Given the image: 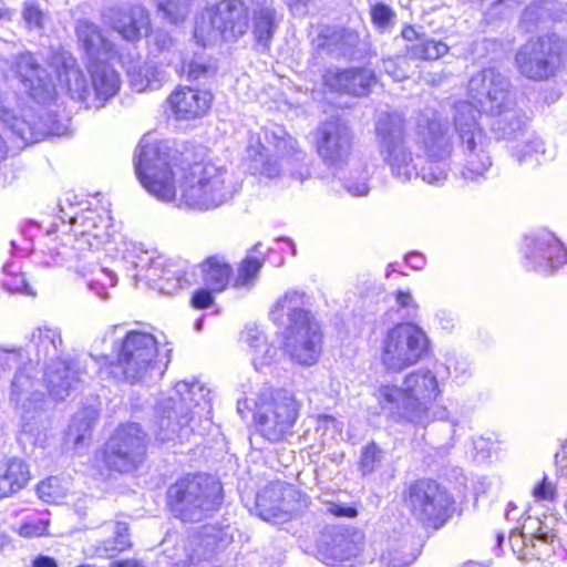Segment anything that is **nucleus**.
I'll return each instance as SVG.
<instances>
[{
	"label": "nucleus",
	"mask_w": 567,
	"mask_h": 567,
	"mask_svg": "<svg viewBox=\"0 0 567 567\" xmlns=\"http://www.w3.org/2000/svg\"><path fill=\"white\" fill-rule=\"evenodd\" d=\"M167 143L147 134L135 151V173L142 186L163 202L176 198L175 178L183 172L179 183L181 200L188 207L208 210L230 200L240 189L238 178L214 164H194L179 169Z\"/></svg>",
	"instance_id": "obj_1"
},
{
	"label": "nucleus",
	"mask_w": 567,
	"mask_h": 567,
	"mask_svg": "<svg viewBox=\"0 0 567 567\" xmlns=\"http://www.w3.org/2000/svg\"><path fill=\"white\" fill-rule=\"evenodd\" d=\"M509 80L496 69H484L474 74L468 82V97L455 104L454 125L464 153L465 179L475 181L491 167L492 161L486 151L487 137L477 124L481 109L499 112L512 103L513 94Z\"/></svg>",
	"instance_id": "obj_2"
},
{
	"label": "nucleus",
	"mask_w": 567,
	"mask_h": 567,
	"mask_svg": "<svg viewBox=\"0 0 567 567\" xmlns=\"http://www.w3.org/2000/svg\"><path fill=\"white\" fill-rule=\"evenodd\" d=\"M210 391L198 381H179L174 394L157 406L156 436L162 442L187 439L203 423H209Z\"/></svg>",
	"instance_id": "obj_3"
},
{
	"label": "nucleus",
	"mask_w": 567,
	"mask_h": 567,
	"mask_svg": "<svg viewBox=\"0 0 567 567\" xmlns=\"http://www.w3.org/2000/svg\"><path fill=\"white\" fill-rule=\"evenodd\" d=\"M116 361L102 368L110 377L131 383L146 382L154 375L162 377L169 362V354H159L156 338L148 332L132 330L116 347Z\"/></svg>",
	"instance_id": "obj_4"
},
{
	"label": "nucleus",
	"mask_w": 567,
	"mask_h": 567,
	"mask_svg": "<svg viewBox=\"0 0 567 567\" xmlns=\"http://www.w3.org/2000/svg\"><path fill=\"white\" fill-rule=\"evenodd\" d=\"M440 395L441 389L435 373L424 368L408 373L402 386L382 384L375 392L382 409L395 411L414 423L427 421V411Z\"/></svg>",
	"instance_id": "obj_5"
},
{
	"label": "nucleus",
	"mask_w": 567,
	"mask_h": 567,
	"mask_svg": "<svg viewBox=\"0 0 567 567\" xmlns=\"http://www.w3.org/2000/svg\"><path fill=\"white\" fill-rule=\"evenodd\" d=\"M109 61L87 62L86 69L90 73L91 86L87 85L83 72L71 55L62 56L59 60L55 73L73 100L81 102L87 109H99L114 97L121 87L120 74Z\"/></svg>",
	"instance_id": "obj_6"
},
{
	"label": "nucleus",
	"mask_w": 567,
	"mask_h": 567,
	"mask_svg": "<svg viewBox=\"0 0 567 567\" xmlns=\"http://www.w3.org/2000/svg\"><path fill=\"white\" fill-rule=\"evenodd\" d=\"M221 489L220 483L212 476L187 475L167 492L171 511L184 522H200L219 506Z\"/></svg>",
	"instance_id": "obj_7"
},
{
	"label": "nucleus",
	"mask_w": 567,
	"mask_h": 567,
	"mask_svg": "<svg viewBox=\"0 0 567 567\" xmlns=\"http://www.w3.org/2000/svg\"><path fill=\"white\" fill-rule=\"evenodd\" d=\"M379 153L391 175L401 183L419 178V157L405 135V121L398 113L382 114L375 125Z\"/></svg>",
	"instance_id": "obj_8"
},
{
	"label": "nucleus",
	"mask_w": 567,
	"mask_h": 567,
	"mask_svg": "<svg viewBox=\"0 0 567 567\" xmlns=\"http://www.w3.org/2000/svg\"><path fill=\"white\" fill-rule=\"evenodd\" d=\"M248 29V7L243 0H226L202 10L195 19L194 39L203 48L221 40L235 41Z\"/></svg>",
	"instance_id": "obj_9"
},
{
	"label": "nucleus",
	"mask_w": 567,
	"mask_h": 567,
	"mask_svg": "<svg viewBox=\"0 0 567 567\" xmlns=\"http://www.w3.org/2000/svg\"><path fill=\"white\" fill-rule=\"evenodd\" d=\"M430 339L413 322L398 323L381 340L380 363L388 372L398 373L419 363L429 352Z\"/></svg>",
	"instance_id": "obj_10"
},
{
	"label": "nucleus",
	"mask_w": 567,
	"mask_h": 567,
	"mask_svg": "<svg viewBox=\"0 0 567 567\" xmlns=\"http://www.w3.org/2000/svg\"><path fill=\"white\" fill-rule=\"evenodd\" d=\"M297 417L295 398L281 389L264 393L254 415L257 431L271 443L284 441L291 433Z\"/></svg>",
	"instance_id": "obj_11"
},
{
	"label": "nucleus",
	"mask_w": 567,
	"mask_h": 567,
	"mask_svg": "<svg viewBox=\"0 0 567 567\" xmlns=\"http://www.w3.org/2000/svg\"><path fill=\"white\" fill-rule=\"evenodd\" d=\"M30 369L27 365L23 369L19 367L11 383L9 399L20 416L22 432L33 436L44 427L47 401L42 382L29 373Z\"/></svg>",
	"instance_id": "obj_12"
},
{
	"label": "nucleus",
	"mask_w": 567,
	"mask_h": 567,
	"mask_svg": "<svg viewBox=\"0 0 567 567\" xmlns=\"http://www.w3.org/2000/svg\"><path fill=\"white\" fill-rule=\"evenodd\" d=\"M564 42L556 35L530 40L515 55L518 72L534 81L547 80L556 74L561 63Z\"/></svg>",
	"instance_id": "obj_13"
},
{
	"label": "nucleus",
	"mask_w": 567,
	"mask_h": 567,
	"mask_svg": "<svg viewBox=\"0 0 567 567\" xmlns=\"http://www.w3.org/2000/svg\"><path fill=\"white\" fill-rule=\"evenodd\" d=\"M405 503L417 520L439 528L446 519L451 497L436 482L421 480L408 487Z\"/></svg>",
	"instance_id": "obj_14"
},
{
	"label": "nucleus",
	"mask_w": 567,
	"mask_h": 567,
	"mask_svg": "<svg viewBox=\"0 0 567 567\" xmlns=\"http://www.w3.org/2000/svg\"><path fill=\"white\" fill-rule=\"evenodd\" d=\"M146 451L145 434L138 424L118 427L103 451L105 465L120 473H127L142 463Z\"/></svg>",
	"instance_id": "obj_15"
},
{
	"label": "nucleus",
	"mask_w": 567,
	"mask_h": 567,
	"mask_svg": "<svg viewBox=\"0 0 567 567\" xmlns=\"http://www.w3.org/2000/svg\"><path fill=\"white\" fill-rule=\"evenodd\" d=\"M364 535L354 527L329 526L318 538L320 559L333 567H351L352 558H357L363 549Z\"/></svg>",
	"instance_id": "obj_16"
},
{
	"label": "nucleus",
	"mask_w": 567,
	"mask_h": 567,
	"mask_svg": "<svg viewBox=\"0 0 567 567\" xmlns=\"http://www.w3.org/2000/svg\"><path fill=\"white\" fill-rule=\"evenodd\" d=\"M306 506V499L292 485L272 482L256 496L258 515L266 522L279 524L288 520Z\"/></svg>",
	"instance_id": "obj_17"
},
{
	"label": "nucleus",
	"mask_w": 567,
	"mask_h": 567,
	"mask_svg": "<svg viewBox=\"0 0 567 567\" xmlns=\"http://www.w3.org/2000/svg\"><path fill=\"white\" fill-rule=\"evenodd\" d=\"M416 136L417 143L431 161L441 162L450 157L453 143L449 122L437 110L425 107L420 113Z\"/></svg>",
	"instance_id": "obj_18"
},
{
	"label": "nucleus",
	"mask_w": 567,
	"mask_h": 567,
	"mask_svg": "<svg viewBox=\"0 0 567 567\" xmlns=\"http://www.w3.org/2000/svg\"><path fill=\"white\" fill-rule=\"evenodd\" d=\"M10 70L20 81L22 89L37 103L47 104L55 97V83L52 74L41 66L30 52L13 58Z\"/></svg>",
	"instance_id": "obj_19"
},
{
	"label": "nucleus",
	"mask_w": 567,
	"mask_h": 567,
	"mask_svg": "<svg viewBox=\"0 0 567 567\" xmlns=\"http://www.w3.org/2000/svg\"><path fill=\"white\" fill-rule=\"evenodd\" d=\"M319 156L332 167H341L350 162L353 148V134L340 120L321 123L316 131Z\"/></svg>",
	"instance_id": "obj_20"
},
{
	"label": "nucleus",
	"mask_w": 567,
	"mask_h": 567,
	"mask_svg": "<svg viewBox=\"0 0 567 567\" xmlns=\"http://www.w3.org/2000/svg\"><path fill=\"white\" fill-rule=\"evenodd\" d=\"M284 351L290 359L302 365L317 362L321 351V333L318 324L307 321L285 329Z\"/></svg>",
	"instance_id": "obj_21"
},
{
	"label": "nucleus",
	"mask_w": 567,
	"mask_h": 567,
	"mask_svg": "<svg viewBox=\"0 0 567 567\" xmlns=\"http://www.w3.org/2000/svg\"><path fill=\"white\" fill-rule=\"evenodd\" d=\"M525 257L533 268L549 272L567 262V252L561 243L548 231L526 238Z\"/></svg>",
	"instance_id": "obj_22"
},
{
	"label": "nucleus",
	"mask_w": 567,
	"mask_h": 567,
	"mask_svg": "<svg viewBox=\"0 0 567 567\" xmlns=\"http://www.w3.org/2000/svg\"><path fill=\"white\" fill-rule=\"evenodd\" d=\"M104 17L110 28L127 42L140 41L151 29L150 13L140 4L111 9Z\"/></svg>",
	"instance_id": "obj_23"
},
{
	"label": "nucleus",
	"mask_w": 567,
	"mask_h": 567,
	"mask_svg": "<svg viewBox=\"0 0 567 567\" xmlns=\"http://www.w3.org/2000/svg\"><path fill=\"white\" fill-rule=\"evenodd\" d=\"M132 262L138 269V274L163 293L173 295L187 282L178 270L166 267L162 258H154L148 251L140 250Z\"/></svg>",
	"instance_id": "obj_24"
},
{
	"label": "nucleus",
	"mask_w": 567,
	"mask_h": 567,
	"mask_svg": "<svg viewBox=\"0 0 567 567\" xmlns=\"http://www.w3.org/2000/svg\"><path fill=\"white\" fill-rule=\"evenodd\" d=\"M109 218L94 210H86L79 216L70 217L74 236V249L79 251L99 248L109 237Z\"/></svg>",
	"instance_id": "obj_25"
},
{
	"label": "nucleus",
	"mask_w": 567,
	"mask_h": 567,
	"mask_svg": "<svg viewBox=\"0 0 567 567\" xmlns=\"http://www.w3.org/2000/svg\"><path fill=\"white\" fill-rule=\"evenodd\" d=\"M75 34L87 62L120 58L116 44L109 40L94 22L79 20L75 24Z\"/></svg>",
	"instance_id": "obj_26"
},
{
	"label": "nucleus",
	"mask_w": 567,
	"mask_h": 567,
	"mask_svg": "<svg viewBox=\"0 0 567 567\" xmlns=\"http://www.w3.org/2000/svg\"><path fill=\"white\" fill-rule=\"evenodd\" d=\"M167 102L177 120L188 121L204 116L210 109L213 96L208 91L181 86L171 93Z\"/></svg>",
	"instance_id": "obj_27"
},
{
	"label": "nucleus",
	"mask_w": 567,
	"mask_h": 567,
	"mask_svg": "<svg viewBox=\"0 0 567 567\" xmlns=\"http://www.w3.org/2000/svg\"><path fill=\"white\" fill-rule=\"evenodd\" d=\"M375 83V75L368 69H330L323 74V84L331 91L364 95Z\"/></svg>",
	"instance_id": "obj_28"
},
{
	"label": "nucleus",
	"mask_w": 567,
	"mask_h": 567,
	"mask_svg": "<svg viewBox=\"0 0 567 567\" xmlns=\"http://www.w3.org/2000/svg\"><path fill=\"white\" fill-rule=\"evenodd\" d=\"M306 306L307 297L302 291L288 290L274 305L270 311L271 320L286 327L313 320Z\"/></svg>",
	"instance_id": "obj_29"
},
{
	"label": "nucleus",
	"mask_w": 567,
	"mask_h": 567,
	"mask_svg": "<svg viewBox=\"0 0 567 567\" xmlns=\"http://www.w3.org/2000/svg\"><path fill=\"white\" fill-rule=\"evenodd\" d=\"M79 382V372L73 364L60 358L47 364L43 383L48 392L55 399H64Z\"/></svg>",
	"instance_id": "obj_30"
},
{
	"label": "nucleus",
	"mask_w": 567,
	"mask_h": 567,
	"mask_svg": "<svg viewBox=\"0 0 567 567\" xmlns=\"http://www.w3.org/2000/svg\"><path fill=\"white\" fill-rule=\"evenodd\" d=\"M31 480L29 465L17 457L0 465V499L10 497L23 489Z\"/></svg>",
	"instance_id": "obj_31"
},
{
	"label": "nucleus",
	"mask_w": 567,
	"mask_h": 567,
	"mask_svg": "<svg viewBox=\"0 0 567 567\" xmlns=\"http://www.w3.org/2000/svg\"><path fill=\"white\" fill-rule=\"evenodd\" d=\"M243 339L250 348L251 361L256 370L260 371L276 361L277 348L267 342L265 334L257 327H246Z\"/></svg>",
	"instance_id": "obj_32"
},
{
	"label": "nucleus",
	"mask_w": 567,
	"mask_h": 567,
	"mask_svg": "<svg viewBox=\"0 0 567 567\" xmlns=\"http://www.w3.org/2000/svg\"><path fill=\"white\" fill-rule=\"evenodd\" d=\"M30 344L33 346L38 360L53 361L59 358L62 346L61 332L56 328L39 327L32 332Z\"/></svg>",
	"instance_id": "obj_33"
},
{
	"label": "nucleus",
	"mask_w": 567,
	"mask_h": 567,
	"mask_svg": "<svg viewBox=\"0 0 567 567\" xmlns=\"http://www.w3.org/2000/svg\"><path fill=\"white\" fill-rule=\"evenodd\" d=\"M495 117L493 128L503 138H516L525 126V116L522 111L514 107V101L508 106H504L499 112H491Z\"/></svg>",
	"instance_id": "obj_34"
},
{
	"label": "nucleus",
	"mask_w": 567,
	"mask_h": 567,
	"mask_svg": "<svg viewBox=\"0 0 567 567\" xmlns=\"http://www.w3.org/2000/svg\"><path fill=\"white\" fill-rule=\"evenodd\" d=\"M97 417L99 412L92 406L79 411L69 425L68 442H72L75 447L83 445L91 437V431Z\"/></svg>",
	"instance_id": "obj_35"
},
{
	"label": "nucleus",
	"mask_w": 567,
	"mask_h": 567,
	"mask_svg": "<svg viewBox=\"0 0 567 567\" xmlns=\"http://www.w3.org/2000/svg\"><path fill=\"white\" fill-rule=\"evenodd\" d=\"M203 280L212 291H221L230 279L231 268L221 257H209L202 265Z\"/></svg>",
	"instance_id": "obj_36"
},
{
	"label": "nucleus",
	"mask_w": 567,
	"mask_h": 567,
	"mask_svg": "<svg viewBox=\"0 0 567 567\" xmlns=\"http://www.w3.org/2000/svg\"><path fill=\"white\" fill-rule=\"evenodd\" d=\"M254 35L257 45L262 50L269 49L271 39L274 37L276 24H275V12L269 7L257 3V8L254 9Z\"/></svg>",
	"instance_id": "obj_37"
},
{
	"label": "nucleus",
	"mask_w": 567,
	"mask_h": 567,
	"mask_svg": "<svg viewBox=\"0 0 567 567\" xmlns=\"http://www.w3.org/2000/svg\"><path fill=\"white\" fill-rule=\"evenodd\" d=\"M419 554L420 550L411 548L409 539L404 538L395 544H389L381 554L380 561L385 567H408L415 561Z\"/></svg>",
	"instance_id": "obj_38"
},
{
	"label": "nucleus",
	"mask_w": 567,
	"mask_h": 567,
	"mask_svg": "<svg viewBox=\"0 0 567 567\" xmlns=\"http://www.w3.org/2000/svg\"><path fill=\"white\" fill-rule=\"evenodd\" d=\"M264 266V260L257 257L247 256L239 265L234 279L235 288H251L257 280L258 274Z\"/></svg>",
	"instance_id": "obj_39"
},
{
	"label": "nucleus",
	"mask_w": 567,
	"mask_h": 567,
	"mask_svg": "<svg viewBox=\"0 0 567 567\" xmlns=\"http://www.w3.org/2000/svg\"><path fill=\"white\" fill-rule=\"evenodd\" d=\"M164 18L173 24L185 22L190 13L194 0H155Z\"/></svg>",
	"instance_id": "obj_40"
},
{
	"label": "nucleus",
	"mask_w": 567,
	"mask_h": 567,
	"mask_svg": "<svg viewBox=\"0 0 567 567\" xmlns=\"http://www.w3.org/2000/svg\"><path fill=\"white\" fill-rule=\"evenodd\" d=\"M265 147L256 151L250 162V169L254 175L272 179L280 174V165L272 156L264 153Z\"/></svg>",
	"instance_id": "obj_41"
},
{
	"label": "nucleus",
	"mask_w": 567,
	"mask_h": 567,
	"mask_svg": "<svg viewBox=\"0 0 567 567\" xmlns=\"http://www.w3.org/2000/svg\"><path fill=\"white\" fill-rule=\"evenodd\" d=\"M37 492L42 501L58 503L65 497L68 484L58 476H51L38 484Z\"/></svg>",
	"instance_id": "obj_42"
},
{
	"label": "nucleus",
	"mask_w": 567,
	"mask_h": 567,
	"mask_svg": "<svg viewBox=\"0 0 567 567\" xmlns=\"http://www.w3.org/2000/svg\"><path fill=\"white\" fill-rule=\"evenodd\" d=\"M555 540V535L547 528L539 526L537 532L529 537L530 545L528 547V559H542L549 555L550 546Z\"/></svg>",
	"instance_id": "obj_43"
},
{
	"label": "nucleus",
	"mask_w": 567,
	"mask_h": 567,
	"mask_svg": "<svg viewBox=\"0 0 567 567\" xmlns=\"http://www.w3.org/2000/svg\"><path fill=\"white\" fill-rule=\"evenodd\" d=\"M449 51V47L435 40H425L414 44L409 49V54L414 59L436 60L444 56Z\"/></svg>",
	"instance_id": "obj_44"
},
{
	"label": "nucleus",
	"mask_w": 567,
	"mask_h": 567,
	"mask_svg": "<svg viewBox=\"0 0 567 567\" xmlns=\"http://www.w3.org/2000/svg\"><path fill=\"white\" fill-rule=\"evenodd\" d=\"M4 277L2 286L11 292L23 293L27 296H34L32 287L27 282L24 275L19 271L14 265H7L3 268Z\"/></svg>",
	"instance_id": "obj_45"
},
{
	"label": "nucleus",
	"mask_w": 567,
	"mask_h": 567,
	"mask_svg": "<svg viewBox=\"0 0 567 567\" xmlns=\"http://www.w3.org/2000/svg\"><path fill=\"white\" fill-rule=\"evenodd\" d=\"M344 188L352 196H367L369 193L368 172L365 168L353 167L349 176H343Z\"/></svg>",
	"instance_id": "obj_46"
},
{
	"label": "nucleus",
	"mask_w": 567,
	"mask_h": 567,
	"mask_svg": "<svg viewBox=\"0 0 567 567\" xmlns=\"http://www.w3.org/2000/svg\"><path fill=\"white\" fill-rule=\"evenodd\" d=\"M114 538L104 542V551L109 557H113L118 553L131 547L128 527L125 523H117L114 529Z\"/></svg>",
	"instance_id": "obj_47"
},
{
	"label": "nucleus",
	"mask_w": 567,
	"mask_h": 567,
	"mask_svg": "<svg viewBox=\"0 0 567 567\" xmlns=\"http://www.w3.org/2000/svg\"><path fill=\"white\" fill-rule=\"evenodd\" d=\"M383 457L382 451L375 443H369L361 453L359 468L363 475L375 471Z\"/></svg>",
	"instance_id": "obj_48"
},
{
	"label": "nucleus",
	"mask_w": 567,
	"mask_h": 567,
	"mask_svg": "<svg viewBox=\"0 0 567 567\" xmlns=\"http://www.w3.org/2000/svg\"><path fill=\"white\" fill-rule=\"evenodd\" d=\"M23 20L29 28L41 30L47 22V13L34 2H25L22 11Z\"/></svg>",
	"instance_id": "obj_49"
},
{
	"label": "nucleus",
	"mask_w": 567,
	"mask_h": 567,
	"mask_svg": "<svg viewBox=\"0 0 567 567\" xmlns=\"http://www.w3.org/2000/svg\"><path fill=\"white\" fill-rule=\"evenodd\" d=\"M275 140L276 153L281 157L292 156L297 153V141L288 135L284 130L278 128L272 133Z\"/></svg>",
	"instance_id": "obj_50"
},
{
	"label": "nucleus",
	"mask_w": 567,
	"mask_h": 567,
	"mask_svg": "<svg viewBox=\"0 0 567 567\" xmlns=\"http://www.w3.org/2000/svg\"><path fill=\"white\" fill-rule=\"evenodd\" d=\"M409 62L405 58L384 59L382 61L383 71L394 81H402L408 78Z\"/></svg>",
	"instance_id": "obj_51"
},
{
	"label": "nucleus",
	"mask_w": 567,
	"mask_h": 567,
	"mask_svg": "<svg viewBox=\"0 0 567 567\" xmlns=\"http://www.w3.org/2000/svg\"><path fill=\"white\" fill-rule=\"evenodd\" d=\"M372 22L380 29L389 28L395 19V12L384 3H377L371 9Z\"/></svg>",
	"instance_id": "obj_52"
},
{
	"label": "nucleus",
	"mask_w": 567,
	"mask_h": 567,
	"mask_svg": "<svg viewBox=\"0 0 567 567\" xmlns=\"http://www.w3.org/2000/svg\"><path fill=\"white\" fill-rule=\"evenodd\" d=\"M49 520L43 518L25 520L19 528L22 537H40L48 534Z\"/></svg>",
	"instance_id": "obj_53"
},
{
	"label": "nucleus",
	"mask_w": 567,
	"mask_h": 567,
	"mask_svg": "<svg viewBox=\"0 0 567 567\" xmlns=\"http://www.w3.org/2000/svg\"><path fill=\"white\" fill-rule=\"evenodd\" d=\"M556 494V485L547 477L536 483L532 489V495L536 502H551Z\"/></svg>",
	"instance_id": "obj_54"
},
{
	"label": "nucleus",
	"mask_w": 567,
	"mask_h": 567,
	"mask_svg": "<svg viewBox=\"0 0 567 567\" xmlns=\"http://www.w3.org/2000/svg\"><path fill=\"white\" fill-rule=\"evenodd\" d=\"M1 121L8 125L12 132L17 133L22 140H28V125L27 123L17 117L11 111L2 110L0 114Z\"/></svg>",
	"instance_id": "obj_55"
},
{
	"label": "nucleus",
	"mask_w": 567,
	"mask_h": 567,
	"mask_svg": "<svg viewBox=\"0 0 567 567\" xmlns=\"http://www.w3.org/2000/svg\"><path fill=\"white\" fill-rule=\"evenodd\" d=\"M545 152L544 143L539 137H533L527 142L523 150L519 151L518 161H525L527 158L535 157V161L538 162L539 155H543Z\"/></svg>",
	"instance_id": "obj_56"
},
{
	"label": "nucleus",
	"mask_w": 567,
	"mask_h": 567,
	"mask_svg": "<svg viewBox=\"0 0 567 567\" xmlns=\"http://www.w3.org/2000/svg\"><path fill=\"white\" fill-rule=\"evenodd\" d=\"M509 544L512 546L513 553L519 559H528V547L526 543V535L523 533L512 532L509 535Z\"/></svg>",
	"instance_id": "obj_57"
},
{
	"label": "nucleus",
	"mask_w": 567,
	"mask_h": 567,
	"mask_svg": "<svg viewBox=\"0 0 567 567\" xmlns=\"http://www.w3.org/2000/svg\"><path fill=\"white\" fill-rule=\"evenodd\" d=\"M323 511H324V513L331 514L336 517L352 518V517H355L358 514V511L354 507L348 506V505L341 504V503H333V502H327L324 504Z\"/></svg>",
	"instance_id": "obj_58"
},
{
	"label": "nucleus",
	"mask_w": 567,
	"mask_h": 567,
	"mask_svg": "<svg viewBox=\"0 0 567 567\" xmlns=\"http://www.w3.org/2000/svg\"><path fill=\"white\" fill-rule=\"evenodd\" d=\"M427 184H440L446 178L445 169L439 165L435 167L430 166L429 168H422L420 176Z\"/></svg>",
	"instance_id": "obj_59"
},
{
	"label": "nucleus",
	"mask_w": 567,
	"mask_h": 567,
	"mask_svg": "<svg viewBox=\"0 0 567 567\" xmlns=\"http://www.w3.org/2000/svg\"><path fill=\"white\" fill-rule=\"evenodd\" d=\"M100 274L105 279V282L102 285V287H100L101 286L100 281L90 282L89 287L91 290H94L96 292V295H99L102 299H107L109 293L104 289V286L107 284L110 287H114L116 285V276L113 272L107 271L105 269H100Z\"/></svg>",
	"instance_id": "obj_60"
},
{
	"label": "nucleus",
	"mask_w": 567,
	"mask_h": 567,
	"mask_svg": "<svg viewBox=\"0 0 567 567\" xmlns=\"http://www.w3.org/2000/svg\"><path fill=\"white\" fill-rule=\"evenodd\" d=\"M186 68L188 78L190 79H198L202 75H206L209 73H214V69L212 65H207L202 61L193 60L187 65H184V69Z\"/></svg>",
	"instance_id": "obj_61"
},
{
	"label": "nucleus",
	"mask_w": 567,
	"mask_h": 567,
	"mask_svg": "<svg viewBox=\"0 0 567 567\" xmlns=\"http://www.w3.org/2000/svg\"><path fill=\"white\" fill-rule=\"evenodd\" d=\"M152 43L157 48V50L165 51L173 47L174 40L166 31L157 30L153 34Z\"/></svg>",
	"instance_id": "obj_62"
},
{
	"label": "nucleus",
	"mask_w": 567,
	"mask_h": 567,
	"mask_svg": "<svg viewBox=\"0 0 567 567\" xmlns=\"http://www.w3.org/2000/svg\"><path fill=\"white\" fill-rule=\"evenodd\" d=\"M213 301L212 293L208 290H198L195 292L192 299V303L195 308L205 309L210 306Z\"/></svg>",
	"instance_id": "obj_63"
},
{
	"label": "nucleus",
	"mask_w": 567,
	"mask_h": 567,
	"mask_svg": "<svg viewBox=\"0 0 567 567\" xmlns=\"http://www.w3.org/2000/svg\"><path fill=\"white\" fill-rule=\"evenodd\" d=\"M395 301L401 308L417 309V305L415 303L410 291L399 290L395 293Z\"/></svg>",
	"instance_id": "obj_64"
}]
</instances>
